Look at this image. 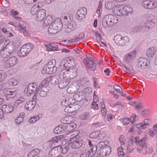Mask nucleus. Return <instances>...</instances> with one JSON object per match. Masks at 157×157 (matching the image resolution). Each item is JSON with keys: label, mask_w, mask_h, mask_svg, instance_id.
<instances>
[{"label": "nucleus", "mask_w": 157, "mask_h": 157, "mask_svg": "<svg viewBox=\"0 0 157 157\" xmlns=\"http://www.w3.org/2000/svg\"><path fill=\"white\" fill-rule=\"evenodd\" d=\"M60 71L59 73V76H66V74H69L71 78H75L77 75V69L75 67H67L65 64L60 63L59 67Z\"/></svg>", "instance_id": "1"}, {"label": "nucleus", "mask_w": 157, "mask_h": 157, "mask_svg": "<svg viewBox=\"0 0 157 157\" xmlns=\"http://www.w3.org/2000/svg\"><path fill=\"white\" fill-rule=\"evenodd\" d=\"M117 17L112 14H108L105 16L102 20V24L105 28L111 27L117 23Z\"/></svg>", "instance_id": "2"}, {"label": "nucleus", "mask_w": 157, "mask_h": 157, "mask_svg": "<svg viewBox=\"0 0 157 157\" xmlns=\"http://www.w3.org/2000/svg\"><path fill=\"white\" fill-rule=\"evenodd\" d=\"M67 135L68 138L70 137L68 140H70L71 143H72L71 147L73 148L77 149L82 145L83 141L78 135L72 136V133H69Z\"/></svg>", "instance_id": "3"}, {"label": "nucleus", "mask_w": 157, "mask_h": 157, "mask_svg": "<svg viewBox=\"0 0 157 157\" xmlns=\"http://www.w3.org/2000/svg\"><path fill=\"white\" fill-rule=\"evenodd\" d=\"M63 28V25L60 19L57 18L50 24L48 29L49 33L55 34L59 32Z\"/></svg>", "instance_id": "4"}, {"label": "nucleus", "mask_w": 157, "mask_h": 157, "mask_svg": "<svg viewBox=\"0 0 157 157\" xmlns=\"http://www.w3.org/2000/svg\"><path fill=\"white\" fill-rule=\"evenodd\" d=\"M56 61L53 59L49 62L47 65L43 67L42 71L43 74H51L55 73L57 71V68L56 66Z\"/></svg>", "instance_id": "5"}, {"label": "nucleus", "mask_w": 157, "mask_h": 157, "mask_svg": "<svg viewBox=\"0 0 157 157\" xmlns=\"http://www.w3.org/2000/svg\"><path fill=\"white\" fill-rule=\"evenodd\" d=\"M115 43L118 45L124 46L129 41V39L127 36H123L122 35L118 34L115 36Z\"/></svg>", "instance_id": "6"}, {"label": "nucleus", "mask_w": 157, "mask_h": 157, "mask_svg": "<svg viewBox=\"0 0 157 157\" xmlns=\"http://www.w3.org/2000/svg\"><path fill=\"white\" fill-rule=\"evenodd\" d=\"M136 54V52L135 50L126 54L123 57L124 62L128 65L135 59Z\"/></svg>", "instance_id": "7"}, {"label": "nucleus", "mask_w": 157, "mask_h": 157, "mask_svg": "<svg viewBox=\"0 0 157 157\" xmlns=\"http://www.w3.org/2000/svg\"><path fill=\"white\" fill-rule=\"evenodd\" d=\"M108 142L107 141H100L97 144V146L95 145L92 148H90V150L92 151V155H94L97 151H99L101 149L109 147L106 144Z\"/></svg>", "instance_id": "8"}, {"label": "nucleus", "mask_w": 157, "mask_h": 157, "mask_svg": "<svg viewBox=\"0 0 157 157\" xmlns=\"http://www.w3.org/2000/svg\"><path fill=\"white\" fill-rule=\"evenodd\" d=\"M144 8L147 9H153L157 7V2L155 0H145L142 2Z\"/></svg>", "instance_id": "9"}, {"label": "nucleus", "mask_w": 157, "mask_h": 157, "mask_svg": "<svg viewBox=\"0 0 157 157\" xmlns=\"http://www.w3.org/2000/svg\"><path fill=\"white\" fill-rule=\"evenodd\" d=\"M87 10L86 8L84 7L80 8L77 12L75 17L79 22L82 21L85 17Z\"/></svg>", "instance_id": "10"}, {"label": "nucleus", "mask_w": 157, "mask_h": 157, "mask_svg": "<svg viewBox=\"0 0 157 157\" xmlns=\"http://www.w3.org/2000/svg\"><path fill=\"white\" fill-rule=\"evenodd\" d=\"M138 67L141 69L148 68L150 66V62L147 61L144 57H140L138 59Z\"/></svg>", "instance_id": "11"}, {"label": "nucleus", "mask_w": 157, "mask_h": 157, "mask_svg": "<svg viewBox=\"0 0 157 157\" xmlns=\"http://www.w3.org/2000/svg\"><path fill=\"white\" fill-rule=\"evenodd\" d=\"M35 19L38 21H42L46 16L45 10L43 9L37 11L36 14Z\"/></svg>", "instance_id": "12"}, {"label": "nucleus", "mask_w": 157, "mask_h": 157, "mask_svg": "<svg viewBox=\"0 0 157 157\" xmlns=\"http://www.w3.org/2000/svg\"><path fill=\"white\" fill-rule=\"evenodd\" d=\"M14 18L18 20L19 30L21 33H23L25 34V33L26 32V29L27 28L26 24L20 18L17 17H15Z\"/></svg>", "instance_id": "13"}, {"label": "nucleus", "mask_w": 157, "mask_h": 157, "mask_svg": "<svg viewBox=\"0 0 157 157\" xmlns=\"http://www.w3.org/2000/svg\"><path fill=\"white\" fill-rule=\"evenodd\" d=\"M17 62V59L16 57H11L6 60L4 65V67L8 68L12 67L15 65Z\"/></svg>", "instance_id": "14"}, {"label": "nucleus", "mask_w": 157, "mask_h": 157, "mask_svg": "<svg viewBox=\"0 0 157 157\" xmlns=\"http://www.w3.org/2000/svg\"><path fill=\"white\" fill-rule=\"evenodd\" d=\"M60 78L63 77L58 82V86L60 89H62L67 87L69 84L70 81L65 76H59Z\"/></svg>", "instance_id": "15"}, {"label": "nucleus", "mask_w": 157, "mask_h": 157, "mask_svg": "<svg viewBox=\"0 0 157 157\" xmlns=\"http://www.w3.org/2000/svg\"><path fill=\"white\" fill-rule=\"evenodd\" d=\"M111 151V147H107L104 148L100 150L99 151H97V152L99 154V155L102 156H105L110 154Z\"/></svg>", "instance_id": "16"}, {"label": "nucleus", "mask_w": 157, "mask_h": 157, "mask_svg": "<svg viewBox=\"0 0 157 157\" xmlns=\"http://www.w3.org/2000/svg\"><path fill=\"white\" fill-rule=\"evenodd\" d=\"M77 26V22L74 21H71L67 25V28L66 29V32L68 33L75 30Z\"/></svg>", "instance_id": "17"}, {"label": "nucleus", "mask_w": 157, "mask_h": 157, "mask_svg": "<svg viewBox=\"0 0 157 157\" xmlns=\"http://www.w3.org/2000/svg\"><path fill=\"white\" fill-rule=\"evenodd\" d=\"M5 93L7 95L6 98V99L7 100H9V98H14L17 94V92L16 90L10 89L6 90L5 91Z\"/></svg>", "instance_id": "18"}, {"label": "nucleus", "mask_w": 157, "mask_h": 157, "mask_svg": "<svg viewBox=\"0 0 157 157\" xmlns=\"http://www.w3.org/2000/svg\"><path fill=\"white\" fill-rule=\"evenodd\" d=\"M147 140V139L146 137H144L142 139V140L135 144L136 146H138L137 148V151H141L142 148L146 147L145 141Z\"/></svg>", "instance_id": "19"}, {"label": "nucleus", "mask_w": 157, "mask_h": 157, "mask_svg": "<svg viewBox=\"0 0 157 157\" xmlns=\"http://www.w3.org/2000/svg\"><path fill=\"white\" fill-rule=\"evenodd\" d=\"M105 6L106 9L109 10H112L113 11V10L118 7V5L115 2L110 1L106 3Z\"/></svg>", "instance_id": "20"}, {"label": "nucleus", "mask_w": 157, "mask_h": 157, "mask_svg": "<svg viewBox=\"0 0 157 157\" xmlns=\"http://www.w3.org/2000/svg\"><path fill=\"white\" fill-rule=\"evenodd\" d=\"M123 5L121 6H118L117 8H116L115 9L113 10V13L116 15H117L120 16H124L123 14L124 10Z\"/></svg>", "instance_id": "21"}, {"label": "nucleus", "mask_w": 157, "mask_h": 157, "mask_svg": "<svg viewBox=\"0 0 157 157\" xmlns=\"http://www.w3.org/2000/svg\"><path fill=\"white\" fill-rule=\"evenodd\" d=\"M13 107L11 105H3L2 106V111L6 113H10L13 110Z\"/></svg>", "instance_id": "22"}, {"label": "nucleus", "mask_w": 157, "mask_h": 157, "mask_svg": "<svg viewBox=\"0 0 157 157\" xmlns=\"http://www.w3.org/2000/svg\"><path fill=\"white\" fill-rule=\"evenodd\" d=\"M36 104L34 101H27L25 105V108L28 110L31 111L33 109Z\"/></svg>", "instance_id": "23"}, {"label": "nucleus", "mask_w": 157, "mask_h": 157, "mask_svg": "<svg viewBox=\"0 0 157 157\" xmlns=\"http://www.w3.org/2000/svg\"><path fill=\"white\" fill-rule=\"evenodd\" d=\"M53 18L51 15H48L43 24V26L46 27L49 25L51 24L52 23L53 21Z\"/></svg>", "instance_id": "24"}, {"label": "nucleus", "mask_w": 157, "mask_h": 157, "mask_svg": "<svg viewBox=\"0 0 157 157\" xmlns=\"http://www.w3.org/2000/svg\"><path fill=\"white\" fill-rule=\"evenodd\" d=\"M40 90L39 95L41 97H45L47 94L46 88L42 85L39 86L37 89V91L39 92Z\"/></svg>", "instance_id": "25"}, {"label": "nucleus", "mask_w": 157, "mask_h": 157, "mask_svg": "<svg viewBox=\"0 0 157 157\" xmlns=\"http://www.w3.org/2000/svg\"><path fill=\"white\" fill-rule=\"evenodd\" d=\"M156 51V49L153 47L148 48L146 52V56L149 58L152 57Z\"/></svg>", "instance_id": "26"}, {"label": "nucleus", "mask_w": 157, "mask_h": 157, "mask_svg": "<svg viewBox=\"0 0 157 157\" xmlns=\"http://www.w3.org/2000/svg\"><path fill=\"white\" fill-rule=\"evenodd\" d=\"M40 151L38 149H35L32 150L28 154L27 157H38Z\"/></svg>", "instance_id": "27"}, {"label": "nucleus", "mask_w": 157, "mask_h": 157, "mask_svg": "<svg viewBox=\"0 0 157 157\" xmlns=\"http://www.w3.org/2000/svg\"><path fill=\"white\" fill-rule=\"evenodd\" d=\"M64 126H62V125H60L56 127L54 130V133L55 134L62 133L65 131Z\"/></svg>", "instance_id": "28"}, {"label": "nucleus", "mask_w": 157, "mask_h": 157, "mask_svg": "<svg viewBox=\"0 0 157 157\" xmlns=\"http://www.w3.org/2000/svg\"><path fill=\"white\" fill-rule=\"evenodd\" d=\"M65 131L70 132L73 130L76 127V125L73 123H69L64 126Z\"/></svg>", "instance_id": "29"}, {"label": "nucleus", "mask_w": 157, "mask_h": 157, "mask_svg": "<svg viewBox=\"0 0 157 157\" xmlns=\"http://www.w3.org/2000/svg\"><path fill=\"white\" fill-rule=\"evenodd\" d=\"M28 54V52L24 48V46H22L20 49L18 51L17 53L18 56L21 57L26 56Z\"/></svg>", "instance_id": "30"}, {"label": "nucleus", "mask_w": 157, "mask_h": 157, "mask_svg": "<svg viewBox=\"0 0 157 157\" xmlns=\"http://www.w3.org/2000/svg\"><path fill=\"white\" fill-rule=\"evenodd\" d=\"M124 10L123 14L124 16H126L129 13H130L133 11V10L132 8L130 6H127L125 5H123Z\"/></svg>", "instance_id": "31"}, {"label": "nucleus", "mask_w": 157, "mask_h": 157, "mask_svg": "<svg viewBox=\"0 0 157 157\" xmlns=\"http://www.w3.org/2000/svg\"><path fill=\"white\" fill-rule=\"evenodd\" d=\"M78 88L76 87V86L72 84L68 87L67 91L69 93L71 94H74L76 92Z\"/></svg>", "instance_id": "32"}, {"label": "nucleus", "mask_w": 157, "mask_h": 157, "mask_svg": "<svg viewBox=\"0 0 157 157\" xmlns=\"http://www.w3.org/2000/svg\"><path fill=\"white\" fill-rule=\"evenodd\" d=\"M88 82L89 81L86 78H84L78 80L77 82V85H78L79 86H83L84 85L86 82Z\"/></svg>", "instance_id": "33"}, {"label": "nucleus", "mask_w": 157, "mask_h": 157, "mask_svg": "<svg viewBox=\"0 0 157 157\" xmlns=\"http://www.w3.org/2000/svg\"><path fill=\"white\" fill-rule=\"evenodd\" d=\"M74 97L76 100L78 101H80L82 100L84 98L83 95L82 93H79L75 94Z\"/></svg>", "instance_id": "34"}, {"label": "nucleus", "mask_w": 157, "mask_h": 157, "mask_svg": "<svg viewBox=\"0 0 157 157\" xmlns=\"http://www.w3.org/2000/svg\"><path fill=\"white\" fill-rule=\"evenodd\" d=\"M92 151L90 150H85V152H84L82 155H81L80 157H92Z\"/></svg>", "instance_id": "35"}, {"label": "nucleus", "mask_w": 157, "mask_h": 157, "mask_svg": "<svg viewBox=\"0 0 157 157\" xmlns=\"http://www.w3.org/2000/svg\"><path fill=\"white\" fill-rule=\"evenodd\" d=\"M22 46H24V48L27 50L29 53L34 48L33 45L30 43H27Z\"/></svg>", "instance_id": "36"}, {"label": "nucleus", "mask_w": 157, "mask_h": 157, "mask_svg": "<svg viewBox=\"0 0 157 157\" xmlns=\"http://www.w3.org/2000/svg\"><path fill=\"white\" fill-rule=\"evenodd\" d=\"M11 54V52H9L4 48L2 52H1V55L3 58H8Z\"/></svg>", "instance_id": "37"}, {"label": "nucleus", "mask_w": 157, "mask_h": 157, "mask_svg": "<svg viewBox=\"0 0 157 157\" xmlns=\"http://www.w3.org/2000/svg\"><path fill=\"white\" fill-rule=\"evenodd\" d=\"M72 99L71 98L68 99V100H63L61 102V105L63 106H69V105H71V103L70 102V101Z\"/></svg>", "instance_id": "38"}, {"label": "nucleus", "mask_w": 157, "mask_h": 157, "mask_svg": "<svg viewBox=\"0 0 157 157\" xmlns=\"http://www.w3.org/2000/svg\"><path fill=\"white\" fill-rule=\"evenodd\" d=\"M40 6L39 5L35 4L31 8L30 11V13L33 15L36 14V12L37 11V8H39Z\"/></svg>", "instance_id": "39"}, {"label": "nucleus", "mask_w": 157, "mask_h": 157, "mask_svg": "<svg viewBox=\"0 0 157 157\" xmlns=\"http://www.w3.org/2000/svg\"><path fill=\"white\" fill-rule=\"evenodd\" d=\"M24 93L26 96H30L31 94H33V90H31V88L28 86L25 89Z\"/></svg>", "instance_id": "40"}, {"label": "nucleus", "mask_w": 157, "mask_h": 157, "mask_svg": "<svg viewBox=\"0 0 157 157\" xmlns=\"http://www.w3.org/2000/svg\"><path fill=\"white\" fill-rule=\"evenodd\" d=\"M89 113L88 112H84L82 114L80 115L79 118L82 120H85L88 119L89 117Z\"/></svg>", "instance_id": "41"}, {"label": "nucleus", "mask_w": 157, "mask_h": 157, "mask_svg": "<svg viewBox=\"0 0 157 157\" xmlns=\"http://www.w3.org/2000/svg\"><path fill=\"white\" fill-rule=\"evenodd\" d=\"M100 133V132L99 131L94 132L90 134L89 137L90 138L93 139L97 138L99 134Z\"/></svg>", "instance_id": "42"}, {"label": "nucleus", "mask_w": 157, "mask_h": 157, "mask_svg": "<svg viewBox=\"0 0 157 157\" xmlns=\"http://www.w3.org/2000/svg\"><path fill=\"white\" fill-rule=\"evenodd\" d=\"M48 79L50 82L53 85H55L58 83L57 79L54 77H50Z\"/></svg>", "instance_id": "43"}, {"label": "nucleus", "mask_w": 157, "mask_h": 157, "mask_svg": "<svg viewBox=\"0 0 157 157\" xmlns=\"http://www.w3.org/2000/svg\"><path fill=\"white\" fill-rule=\"evenodd\" d=\"M25 101V99L23 97H20L19 99L16 101L15 103V105L16 106H18L19 105Z\"/></svg>", "instance_id": "44"}, {"label": "nucleus", "mask_w": 157, "mask_h": 157, "mask_svg": "<svg viewBox=\"0 0 157 157\" xmlns=\"http://www.w3.org/2000/svg\"><path fill=\"white\" fill-rule=\"evenodd\" d=\"M6 50H7L9 52H11V54H12L14 51V47L12 45H7L6 46V47L4 48Z\"/></svg>", "instance_id": "45"}, {"label": "nucleus", "mask_w": 157, "mask_h": 157, "mask_svg": "<svg viewBox=\"0 0 157 157\" xmlns=\"http://www.w3.org/2000/svg\"><path fill=\"white\" fill-rule=\"evenodd\" d=\"M8 83L10 85L15 86L18 84V81L15 78H12L8 81Z\"/></svg>", "instance_id": "46"}, {"label": "nucleus", "mask_w": 157, "mask_h": 157, "mask_svg": "<svg viewBox=\"0 0 157 157\" xmlns=\"http://www.w3.org/2000/svg\"><path fill=\"white\" fill-rule=\"evenodd\" d=\"M86 67L89 70L92 71H94L96 69V66L94 62H92L91 63H90Z\"/></svg>", "instance_id": "47"}, {"label": "nucleus", "mask_w": 157, "mask_h": 157, "mask_svg": "<svg viewBox=\"0 0 157 157\" xmlns=\"http://www.w3.org/2000/svg\"><path fill=\"white\" fill-rule=\"evenodd\" d=\"M61 122L63 124H68L71 121H70L68 117H63L61 120Z\"/></svg>", "instance_id": "48"}, {"label": "nucleus", "mask_w": 157, "mask_h": 157, "mask_svg": "<svg viewBox=\"0 0 157 157\" xmlns=\"http://www.w3.org/2000/svg\"><path fill=\"white\" fill-rule=\"evenodd\" d=\"M69 149L68 148V146H65V147H60V151H61L63 154H65L66 153L68 150Z\"/></svg>", "instance_id": "49"}, {"label": "nucleus", "mask_w": 157, "mask_h": 157, "mask_svg": "<svg viewBox=\"0 0 157 157\" xmlns=\"http://www.w3.org/2000/svg\"><path fill=\"white\" fill-rule=\"evenodd\" d=\"M23 121V119L21 116H19L15 119V122L17 125L19 124Z\"/></svg>", "instance_id": "50"}, {"label": "nucleus", "mask_w": 157, "mask_h": 157, "mask_svg": "<svg viewBox=\"0 0 157 157\" xmlns=\"http://www.w3.org/2000/svg\"><path fill=\"white\" fill-rule=\"evenodd\" d=\"M146 25L143 24L140 25H138L139 32H143L144 30H146Z\"/></svg>", "instance_id": "51"}, {"label": "nucleus", "mask_w": 157, "mask_h": 157, "mask_svg": "<svg viewBox=\"0 0 157 157\" xmlns=\"http://www.w3.org/2000/svg\"><path fill=\"white\" fill-rule=\"evenodd\" d=\"M138 119V117L135 114H134L130 117V119H131V123H133L135 122L136 120H137Z\"/></svg>", "instance_id": "52"}, {"label": "nucleus", "mask_w": 157, "mask_h": 157, "mask_svg": "<svg viewBox=\"0 0 157 157\" xmlns=\"http://www.w3.org/2000/svg\"><path fill=\"white\" fill-rule=\"evenodd\" d=\"M131 121V119L128 118H124L122 119V121L124 125H126Z\"/></svg>", "instance_id": "53"}, {"label": "nucleus", "mask_w": 157, "mask_h": 157, "mask_svg": "<svg viewBox=\"0 0 157 157\" xmlns=\"http://www.w3.org/2000/svg\"><path fill=\"white\" fill-rule=\"evenodd\" d=\"M55 45V44L53 43L48 44L47 45H46L47 51H51Z\"/></svg>", "instance_id": "54"}, {"label": "nucleus", "mask_w": 157, "mask_h": 157, "mask_svg": "<svg viewBox=\"0 0 157 157\" xmlns=\"http://www.w3.org/2000/svg\"><path fill=\"white\" fill-rule=\"evenodd\" d=\"M143 25H146V30L147 29H150V28L151 29V25H152V22L149 21H147L145 23L143 24Z\"/></svg>", "instance_id": "55"}, {"label": "nucleus", "mask_w": 157, "mask_h": 157, "mask_svg": "<svg viewBox=\"0 0 157 157\" xmlns=\"http://www.w3.org/2000/svg\"><path fill=\"white\" fill-rule=\"evenodd\" d=\"M113 88L115 90L117 93H120L121 90H122V88L117 85H114L113 86Z\"/></svg>", "instance_id": "56"}, {"label": "nucleus", "mask_w": 157, "mask_h": 157, "mask_svg": "<svg viewBox=\"0 0 157 157\" xmlns=\"http://www.w3.org/2000/svg\"><path fill=\"white\" fill-rule=\"evenodd\" d=\"M129 145H133V144H135V138L132 137H130L129 140Z\"/></svg>", "instance_id": "57"}, {"label": "nucleus", "mask_w": 157, "mask_h": 157, "mask_svg": "<svg viewBox=\"0 0 157 157\" xmlns=\"http://www.w3.org/2000/svg\"><path fill=\"white\" fill-rule=\"evenodd\" d=\"M96 102H93L91 104V108L94 110H97L98 109V105L96 104Z\"/></svg>", "instance_id": "58"}, {"label": "nucleus", "mask_w": 157, "mask_h": 157, "mask_svg": "<svg viewBox=\"0 0 157 157\" xmlns=\"http://www.w3.org/2000/svg\"><path fill=\"white\" fill-rule=\"evenodd\" d=\"M151 123L149 119H145L142 124L145 127H146V128H147V126L149 125Z\"/></svg>", "instance_id": "59"}, {"label": "nucleus", "mask_w": 157, "mask_h": 157, "mask_svg": "<svg viewBox=\"0 0 157 157\" xmlns=\"http://www.w3.org/2000/svg\"><path fill=\"white\" fill-rule=\"evenodd\" d=\"M100 126V124L99 122L92 124H91V127L92 128L95 129L97 127H99Z\"/></svg>", "instance_id": "60"}, {"label": "nucleus", "mask_w": 157, "mask_h": 157, "mask_svg": "<svg viewBox=\"0 0 157 157\" xmlns=\"http://www.w3.org/2000/svg\"><path fill=\"white\" fill-rule=\"evenodd\" d=\"M64 111L65 112L70 113L72 112V110L71 109V107L70 106H67L65 108Z\"/></svg>", "instance_id": "61"}, {"label": "nucleus", "mask_w": 157, "mask_h": 157, "mask_svg": "<svg viewBox=\"0 0 157 157\" xmlns=\"http://www.w3.org/2000/svg\"><path fill=\"white\" fill-rule=\"evenodd\" d=\"M38 0H24L25 3L28 4H33L35 2Z\"/></svg>", "instance_id": "62"}, {"label": "nucleus", "mask_w": 157, "mask_h": 157, "mask_svg": "<svg viewBox=\"0 0 157 157\" xmlns=\"http://www.w3.org/2000/svg\"><path fill=\"white\" fill-rule=\"evenodd\" d=\"M136 127L138 129H145L146 127L144 126L142 123L138 124L136 125Z\"/></svg>", "instance_id": "63"}, {"label": "nucleus", "mask_w": 157, "mask_h": 157, "mask_svg": "<svg viewBox=\"0 0 157 157\" xmlns=\"http://www.w3.org/2000/svg\"><path fill=\"white\" fill-rule=\"evenodd\" d=\"M106 109L105 107H104L102 108L101 107V114L103 116H105L106 115Z\"/></svg>", "instance_id": "64"}]
</instances>
